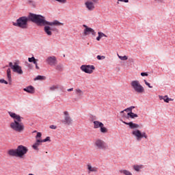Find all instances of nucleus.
I'll return each instance as SVG.
<instances>
[{
    "label": "nucleus",
    "mask_w": 175,
    "mask_h": 175,
    "mask_svg": "<svg viewBox=\"0 0 175 175\" xmlns=\"http://www.w3.org/2000/svg\"><path fill=\"white\" fill-rule=\"evenodd\" d=\"M42 15L30 13L28 16H21L16 19V22H12L14 27H17L21 29H28V21L35 23V24H44Z\"/></svg>",
    "instance_id": "f257e3e1"
},
{
    "label": "nucleus",
    "mask_w": 175,
    "mask_h": 175,
    "mask_svg": "<svg viewBox=\"0 0 175 175\" xmlns=\"http://www.w3.org/2000/svg\"><path fill=\"white\" fill-rule=\"evenodd\" d=\"M8 114L10 117L14 120V122H12L10 124L11 129L15 132H18L19 133L23 132L25 126L24 124L21 122V121H23V117L12 111H8Z\"/></svg>",
    "instance_id": "f03ea898"
},
{
    "label": "nucleus",
    "mask_w": 175,
    "mask_h": 175,
    "mask_svg": "<svg viewBox=\"0 0 175 175\" xmlns=\"http://www.w3.org/2000/svg\"><path fill=\"white\" fill-rule=\"evenodd\" d=\"M123 124H125V125H129L130 129H133L131 132V135L134 136V137L136 139L137 142H142V139H148V135H147V133L146 132H142V131L139 130V128H140V126L136 123H133L132 122H126L124 121H122Z\"/></svg>",
    "instance_id": "7ed1b4c3"
},
{
    "label": "nucleus",
    "mask_w": 175,
    "mask_h": 175,
    "mask_svg": "<svg viewBox=\"0 0 175 175\" xmlns=\"http://www.w3.org/2000/svg\"><path fill=\"white\" fill-rule=\"evenodd\" d=\"M42 17L44 21V23H41L40 25L36 23V25L38 27H44V32L47 35V36H53V31H54V29L51 28V27H61V25H64V23L58 21L57 20L49 22L46 20L44 16H42Z\"/></svg>",
    "instance_id": "20e7f679"
},
{
    "label": "nucleus",
    "mask_w": 175,
    "mask_h": 175,
    "mask_svg": "<svg viewBox=\"0 0 175 175\" xmlns=\"http://www.w3.org/2000/svg\"><path fill=\"white\" fill-rule=\"evenodd\" d=\"M131 85L133 91L137 94H144V87L140 84V82L137 80H134L131 82Z\"/></svg>",
    "instance_id": "39448f33"
},
{
    "label": "nucleus",
    "mask_w": 175,
    "mask_h": 175,
    "mask_svg": "<svg viewBox=\"0 0 175 175\" xmlns=\"http://www.w3.org/2000/svg\"><path fill=\"white\" fill-rule=\"evenodd\" d=\"M9 66L11 68L14 73H17L18 75H23V73H24V72L23 71V68L20 66L19 60H16L15 62H14V64L12 62H10Z\"/></svg>",
    "instance_id": "423d86ee"
},
{
    "label": "nucleus",
    "mask_w": 175,
    "mask_h": 175,
    "mask_svg": "<svg viewBox=\"0 0 175 175\" xmlns=\"http://www.w3.org/2000/svg\"><path fill=\"white\" fill-rule=\"evenodd\" d=\"M93 128L94 129H98L100 128V133H103L104 135L109 132V130L105 126V124H103L102 122L98 120H95L93 122Z\"/></svg>",
    "instance_id": "0eeeda50"
},
{
    "label": "nucleus",
    "mask_w": 175,
    "mask_h": 175,
    "mask_svg": "<svg viewBox=\"0 0 175 175\" xmlns=\"http://www.w3.org/2000/svg\"><path fill=\"white\" fill-rule=\"evenodd\" d=\"M63 114L64 117V119L61 120V122H62L64 125H72V124H73V119L70 117L69 111H64Z\"/></svg>",
    "instance_id": "6e6552de"
},
{
    "label": "nucleus",
    "mask_w": 175,
    "mask_h": 175,
    "mask_svg": "<svg viewBox=\"0 0 175 175\" xmlns=\"http://www.w3.org/2000/svg\"><path fill=\"white\" fill-rule=\"evenodd\" d=\"M95 3H99V0H86L85 6L89 12L95 10Z\"/></svg>",
    "instance_id": "1a4fd4ad"
},
{
    "label": "nucleus",
    "mask_w": 175,
    "mask_h": 175,
    "mask_svg": "<svg viewBox=\"0 0 175 175\" xmlns=\"http://www.w3.org/2000/svg\"><path fill=\"white\" fill-rule=\"evenodd\" d=\"M17 157L18 158H23L28 152V148L23 145H20L16 148Z\"/></svg>",
    "instance_id": "9d476101"
},
{
    "label": "nucleus",
    "mask_w": 175,
    "mask_h": 175,
    "mask_svg": "<svg viewBox=\"0 0 175 175\" xmlns=\"http://www.w3.org/2000/svg\"><path fill=\"white\" fill-rule=\"evenodd\" d=\"M94 146L98 150H108L109 146H106L105 141L98 139L94 142Z\"/></svg>",
    "instance_id": "9b49d317"
},
{
    "label": "nucleus",
    "mask_w": 175,
    "mask_h": 175,
    "mask_svg": "<svg viewBox=\"0 0 175 175\" xmlns=\"http://www.w3.org/2000/svg\"><path fill=\"white\" fill-rule=\"evenodd\" d=\"M80 69L82 72H84L85 73H88V75H92V73H94V70H95V66L82 65L80 67Z\"/></svg>",
    "instance_id": "f8f14e48"
},
{
    "label": "nucleus",
    "mask_w": 175,
    "mask_h": 175,
    "mask_svg": "<svg viewBox=\"0 0 175 175\" xmlns=\"http://www.w3.org/2000/svg\"><path fill=\"white\" fill-rule=\"evenodd\" d=\"M83 35L84 36H88V35H92V36H96V31L94 29L87 26V25H83Z\"/></svg>",
    "instance_id": "ddd939ff"
},
{
    "label": "nucleus",
    "mask_w": 175,
    "mask_h": 175,
    "mask_svg": "<svg viewBox=\"0 0 175 175\" xmlns=\"http://www.w3.org/2000/svg\"><path fill=\"white\" fill-rule=\"evenodd\" d=\"M45 61L50 66H55L57 65V57L55 56H49Z\"/></svg>",
    "instance_id": "4468645a"
},
{
    "label": "nucleus",
    "mask_w": 175,
    "mask_h": 175,
    "mask_svg": "<svg viewBox=\"0 0 175 175\" xmlns=\"http://www.w3.org/2000/svg\"><path fill=\"white\" fill-rule=\"evenodd\" d=\"M88 172L90 173H96L98 172V167L92 166L91 164L87 165Z\"/></svg>",
    "instance_id": "2eb2a0df"
},
{
    "label": "nucleus",
    "mask_w": 175,
    "mask_h": 175,
    "mask_svg": "<svg viewBox=\"0 0 175 175\" xmlns=\"http://www.w3.org/2000/svg\"><path fill=\"white\" fill-rule=\"evenodd\" d=\"M23 91H25V92H27V94H35V88L32 85H29L23 88Z\"/></svg>",
    "instance_id": "dca6fc26"
},
{
    "label": "nucleus",
    "mask_w": 175,
    "mask_h": 175,
    "mask_svg": "<svg viewBox=\"0 0 175 175\" xmlns=\"http://www.w3.org/2000/svg\"><path fill=\"white\" fill-rule=\"evenodd\" d=\"M144 168V165L140 164V165H133V169L135 170V172H141L142 169Z\"/></svg>",
    "instance_id": "f3484780"
},
{
    "label": "nucleus",
    "mask_w": 175,
    "mask_h": 175,
    "mask_svg": "<svg viewBox=\"0 0 175 175\" xmlns=\"http://www.w3.org/2000/svg\"><path fill=\"white\" fill-rule=\"evenodd\" d=\"M42 143V139H36V143L32 146V148L36 151H39V145Z\"/></svg>",
    "instance_id": "a211bd4d"
},
{
    "label": "nucleus",
    "mask_w": 175,
    "mask_h": 175,
    "mask_svg": "<svg viewBox=\"0 0 175 175\" xmlns=\"http://www.w3.org/2000/svg\"><path fill=\"white\" fill-rule=\"evenodd\" d=\"M159 98L160 99V100H164V102H165L166 103H169V102L172 100V98H169L167 95H165L164 96H159Z\"/></svg>",
    "instance_id": "6ab92c4d"
},
{
    "label": "nucleus",
    "mask_w": 175,
    "mask_h": 175,
    "mask_svg": "<svg viewBox=\"0 0 175 175\" xmlns=\"http://www.w3.org/2000/svg\"><path fill=\"white\" fill-rule=\"evenodd\" d=\"M7 77L9 81L10 85H12V70L10 68L7 70Z\"/></svg>",
    "instance_id": "aec40b11"
},
{
    "label": "nucleus",
    "mask_w": 175,
    "mask_h": 175,
    "mask_svg": "<svg viewBox=\"0 0 175 175\" xmlns=\"http://www.w3.org/2000/svg\"><path fill=\"white\" fill-rule=\"evenodd\" d=\"M8 155L10 157H17V149H11L8 151Z\"/></svg>",
    "instance_id": "412c9836"
},
{
    "label": "nucleus",
    "mask_w": 175,
    "mask_h": 175,
    "mask_svg": "<svg viewBox=\"0 0 175 175\" xmlns=\"http://www.w3.org/2000/svg\"><path fill=\"white\" fill-rule=\"evenodd\" d=\"M98 36L96 38L98 42H99V40H100L102 38H107V36H106V34H105L102 31H98Z\"/></svg>",
    "instance_id": "4be33fe9"
},
{
    "label": "nucleus",
    "mask_w": 175,
    "mask_h": 175,
    "mask_svg": "<svg viewBox=\"0 0 175 175\" xmlns=\"http://www.w3.org/2000/svg\"><path fill=\"white\" fill-rule=\"evenodd\" d=\"M75 94H76L77 95H78L79 96H83V95H84V92H82V90H80V89H79V88H77V89L75 90Z\"/></svg>",
    "instance_id": "5701e85b"
},
{
    "label": "nucleus",
    "mask_w": 175,
    "mask_h": 175,
    "mask_svg": "<svg viewBox=\"0 0 175 175\" xmlns=\"http://www.w3.org/2000/svg\"><path fill=\"white\" fill-rule=\"evenodd\" d=\"M127 116L131 117V118H137V114L133 113V112H130L127 113Z\"/></svg>",
    "instance_id": "b1692460"
},
{
    "label": "nucleus",
    "mask_w": 175,
    "mask_h": 175,
    "mask_svg": "<svg viewBox=\"0 0 175 175\" xmlns=\"http://www.w3.org/2000/svg\"><path fill=\"white\" fill-rule=\"evenodd\" d=\"M35 81L36 80H46V77L44 76H41V75H38L37 76L35 79H34Z\"/></svg>",
    "instance_id": "393cba45"
},
{
    "label": "nucleus",
    "mask_w": 175,
    "mask_h": 175,
    "mask_svg": "<svg viewBox=\"0 0 175 175\" xmlns=\"http://www.w3.org/2000/svg\"><path fill=\"white\" fill-rule=\"evenodd\" d=\"M118 57L119 59H121V61H126V59H128V56H126V55L121 56L120 55H118Z\"/></svg>",
    "instance_id": "a878e982"
},
{
    "label": "nucleus",
    "mask_w": 175,
    "mask_h": 175,
    "mask_svg": "<svg viewBox=\"0 0 175 175\" xmlns=\"http://www.w3.org/2000/svg\"><path fill=\"white\" fill-rule=\"evenodd\" d=\"M55 69L59 72H62V64H58L57 66H56Z\"/></svg>",
    "instance_id": "bb28decb"
},
{
    "label": "nucleus",
    "mask_w": 175,
    "mask_h": 175,
    "mask_svg": "<svg viewBox=\"0 0 175 175\" xmlns=\"http://www.w3.org/2000/svg\"><path fill=\"white\" fill-rule=\"evenodd\" d=\"M132 109H135V107H129V108L120 111V113H124V111H130V113H131V112H132Z\"/></svg>",
    "instance_id": "cd10ccee"
},
{
    "label": "nucleus",
    "mask_w": 175,
    "mask_h": 175,
    "mask_svg": "<svg viewBox=\"0 0 175 175\" xmlns=\"http://www.w3.org/2000/svg\"><path fill=\"white\" fill-rule=\"evenodd\" d=\"M40 137H42V133L38 132V133H37V135H36V140H41V139H40Z\"/></svg>",
    "instance_id": "c85d7f7f"
},
{
    "label": "nucleus",
    "mask_w": 175,
    "mask_h": 175,
    "mask_svg": "<svg viewBox=\"0 0 175 175\" xmlns=\"http://www.w3.org/2000/svg\"><path fill=\"white\" fill-rule=\"evenodd\" d=\"M50 91H55V90H58V85H53L49 88Z\"/></svg>",
    "instance_id": "c756f323"
},
{
    "label": "nucleus",
    "mask_w": 175,
    "mask_h": 175,
    "mask_svg": "<svg viewBox=\"0 0 175 175\" xmlns=\"http://www.w3.org/2000/svg\"><path fill=\"white\" fill-rule=\"evenodd\" d=\"M144 82L145 83L146 85H147L148 87V88H152V86L151 85V84L150 83H148L147 81V80L144 79Z\"/></svg>",
    "instance_id": "7c9ffc66"
},
{
    "label": "nucleus",
    "mask_w": 175,
    "mask_h": 175,
    "mask_svg": "<svg viewBox=\"0 0 175 175\" xmlns=\"http://www.w3.org/2000/svg\"><path fill=\"white\" fill-rule=\"evenodd\" d=\"M46 142H50V137H46L44 139H41L42 143H46Z\"/></svg>",
    "instance_id": "2f4dec72"
},
{
    "label": "nucleus",
    "mask_w": 175,
    "mask_h": 175,
    "mask_svg": "<svg viewBox=\"0 0 175 175\" xmlns=\"http://www.w3.org/2000/svg\"><path fill=\"white\" fill-rule=\"evenodd\" d=\"M56 2H58V3H66L68 2L67 0H55Z\"/></svg>",
    "instance_id": "473e14b6"
},
{
    "label": "nucleus",
    "mask_w": 175,
    "mask_h": 175,
    "mask_svg": "<svg viewBox=\"0 0 175 175\" xmlns=\"http://www.w3.org/2000/svg\"><path fill=\"white\" fill-rule=\"evenodd\" d=\"M96 58L98 60H101V59H105V57L103 55H97Z\"/></svg>",
    "instance_id": "72a5a7b5"
},
{
    "label": "nucleus",
    "mask_w": 175,
    "mask_h": 175,
    "mask_svg": "<svg viewBox=\"0 0 175 175\" xmlns=\"http://www.w3.org/2000/svg\"><path fill=\"white\" fill-rule=\"evenodd\" d=\"M36 59H35V57H31L28 58L29 62H33Z\"/></svg>",
    "instance_id": "f704fd0d"
},
{
    "label": "nucleus",
    "mask_w": 175,
    "mask_h": 175,
    "mask_svg": "<svg viewBox=\"0 0 175 175\" xmlns=\"http://www.w3.org/2000/svg\"><path fill=\"white\" fill-rule=\"evenodd\" d=\"M120 2H124V3H128V2H129V0H118L117 3H120Z\"/></svg>",
    "instance_id": "c9c22d12"
},
{
    "label": "nucleus",
    "mask_w": 175,
    "mask_h": 175,
    "mask_svg": "<svg viewBox=\"0 0 175 175\" xmlns=\"http://www.w3.org/2000/svg\"><path fill=\"white\" fill-rule=\"evenodd\" d=\"M141 76H142V77H144L145 76L147 77L148 76V72H141Z\"/></svg>",
    "instance_id": "e433bc0d"
},
{
    "label": "nucleus",
    "mask_w": 175,
    "mask_h": 175,
    "mask_svg": "<svg viewBox=\"0 0 175 175\" xmlns=\"http://www.w3.org/2000/svg\"><path fill=\"white\" fill-rule=\"evenodd\" d=\"M0 83L1 84H8V81H5V79H0Z\"/></svg>",
    "instance_id": "4c0bfd02"
},
{
    "label": "nucleus",
    "mask_w": 175,
    "mask_h": 175,
    "mask_svg": "<svg viewBox=\"0 0 175 175\" xmlns=\"http://www.w3.org/2000/svg\"><path fill=\"white\" fill-rule=\"evenodd\" d=\"M154 2H156V3H163V0H154Z\"/></svg>",
    "instance_id": "58836bf2"
},
{
    "label": "nucleus",
    "mask_w": 175,
    "mask_h": 175,
    "mask_svg": "<svg viewBox=\"0 0 175 175\" xmlns=\"http://www.w3.org/2000/svg\"><path fill=\"white\" fill-rule=\"evenodd\" d=\"M50 129H57V126L55 125H51L49 126Z\"/></svg>",
    "instance_id": "ea45409f"
},
{
    "label": "nucleus",
    "mask_w": 175,
    "mask_h": 175,
    "mask_svg": "<svg viewBox=\"0 0 175 175\" xmlns=\"http://www.w3.org/2000/svg\"><path fill=\"white\" fill-rule=\"evenodd\" d=\"M33 64H34V65H38V59H35L33 62Z\"/></svg>",
    "instance_id": "a19ab883"
},
{
    "label": "nucleus",
    "mask_w": 175,
    "mask_h": 175,
    "mask_svg": "<svg viewBox=\"0 0 175 175\" xmlns=\"http://www.w3.org/2000/svg\"><path fill=\"white\" fill-rule=\"evenodd\" d=\"M67 91H68V92H70L73 91V88H70V89H68Z\"/></svg>",
    "instance_id": "79ce46f5"
},
{
    "label": "nucleus",
    "mask_w": 175,
    "mask_h": 175,
    "mask_svg": "<svg viewBox=\"0 0 175 175\" xmlns=\"http://www.w3.org/2000/svg\"><path fill=\"white\" fill-rule=\"evenodd\" d=\"M36 69H37L38 70H39V69H40V68H39V66H38V64H36Z\"/></svg>",
    "instance_id": "37998d69"
},
{
    "label": "nucleus",
    "mask_w": 175,
    "mask_h": 175,
    "mask_svg": "<svg viewBox=\"0 0 175 175\" xmlns=\"http://www.w3.org/2000/svg\"><path fill=\"white\" fill-rule=\"evenodd\" d=\"M29 2L30 3H35V2L32 1H29Z\"/></svg>",
    "instance_id": "c03bdc74"
},
{
    "label": "nucleus",
    "mask_w": 175,
    "mask_h": 175,
    "mask_svg": "<svg viewBox=\"0 0 175 175\" xmlns=\"http://www.w3.org/2000/svg\"><path fill=\"white\" fill-rule=\"evenodd\" d=\"M36 132H37L36 131H34L33 132V133H36Z\"/></svg>",
    "instance_id": "a18cd8bd"
}]
</instances>
